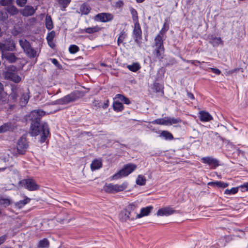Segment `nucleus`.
Returning a JSON list of instances; mask_svg holds the SVG:
<instances>
[{
    "mask_svg": "<svg viewBox=\"0 0 248 248\" xmlns=\"http://www.w3.org/2000/svg\"><path fill=\"white\" fill-rule=\"evenodd\" d=\"M46 112L40 109L32 111L30 117L31 122L30 133L32 136L41 134L40 142H45L50 134L49 128L46 123H41L40 120Z\"/></svg>",
    "mask_w": 248,
    "mask_h": 248,
    "instance_id": "1",
    "label": "nucleus"
},
{
    "mask_svg": "<svg viewBox=\"0 0 248 248\" xmlns=\"http://www.w3.org/2000/svg\"><path fill=\"white\" fill-rule=\"evenodd\" d=\"M119 217L122 222L127 220H134L138 218L137 206L134 203L127 205L119 215Z\"/></svg>",
    "mask_w": 248,
    "mask_h": 248,
    "instance_id": "2",
    "label": "nucleus"
},
{
    "mask_svg": "<svg viewBox=\"0 0 248 248\" xmlns=\"http://www.w3.org/2000/svg\"><path fill=\"white\" fill-rule=\"evenodd\" d=\"M153 48V54L155 61H161L164 57L165 48L164 46V39L160 36H156L152 45Z\"/></svg>",
    "mask_w": 248,
    "mask_h": 248,
    "instance_id": "3",
    "label": "nucleus"
},
{
    "mask_svg": "<svg viewBox=\"0 0 248 248\" xmlns=\"http://www.w3.org/2000/svg\"><path fill=\"white\" fill-rule=\"evenodd\" d=\"M4 75L6 79L11 80L16 83H19L22 80L21 78L18 75L17 68L14 65L8 66L4 73Z\"/></svg>",
    "mask_w": 248,
    "mask_h": 248,
    "instance_id": "4",
    "label": "nucleus"
},
{
    "mask_svg": "<svg viewBox=\"0 0 248 248\" xmlns=\"http://www.w3.org/2000/svg\"><path fill=\"white\" fill-rule=\"evenodd\" d=\"M80 98V93L78 91H75L64 97L56 100L54 104L65 105L69 103L74 102Z\"/></svg>",
    "mask_w": 248,
    "mask_h": 248,
    "instance_id": "5",
    "label": "nucleus"
},
{
    "mask_svg": "<svg viewBox=\"0 0 248 248\" xmlns=\"http://www.w3.org/2000/svg\"><path fill=\"white\" fill-rule=\"evenodd\" d=\"M127 186L128 183L126 182L123 183L121 185L110 183L104 186V190L107 193H115L124 191L127 188Z\"/></svg>",
    "mask_w": 248,
    "mask_h": 248,
    "instance_id": "6",
    "label": "nucleus"
},
{
    "mask_svg": "<svg viewBox=\"0 0 248 248\" xmlns=\"http://www.w3.org/2000/svg\"><path fill=\"white\" fill-rule=\"evenodd\" d=\"M136 168V165L133 164H128L124 166L119 172L112 176V179L117 180L122 177L128 176Z\"/></svg>",
    "mask_w": 248,
    "mask_h": 248,
    "instance_id": "7",
    "label": "nucleus"
},
{
    "mask_svg": "<svg viewBox=\"0 0 248 248\" xmlns=\"http://www.w3.org/2000/svg\"><path fill=\"white\" fill-rule=\"evenodd\" d=\"M19 186L24 187L29 191H35L39 189V186L32 178L24 179L18 183Z\"/></svg>",
    "mask_w": 248,
    "mask_h": 248,
    "instance_id": "8",
    "label": "nucleus"
},
{
    "mask_svg": "<svg viewBox=\"0 0 248 248\" xmlns=\"http://www.w3.org/2000/svg\"><path fill=\"white\" fill-rule=\"evenodd\" d=\"M0 49L3 51H14L16 50V44L11 38H8L0 42Z\"/></svg>",
    "mask_w": 248,
    "mask_h": 248,
    "instance_id": "9",
    "label": "nucleus"
},
{
    "mask_svg": "<svg viewBox=\"0 0 248 248\" xmlns=\"http://www.w3.org/2000/svg\"><path fill=\"white\" fill-rule=\"evenodd\" d=\"M114 18L113 15L109 13H101L96 15L93 17V20L96 22H108Z\"/></svg>",
    "mask_w": 248,
    "mask_h": 248,
    "instance_id": "10",
    "label": "nucleus"
},
{
    "mask_svg": "<svg viewBox=\"0 0 248 248\" xmlns=\"http://www.w3.org/2000/svg\"><path fill=\"white\" fill-rule=\"evenodd\" d=\"M28 147V142L26 138L22 137L18 140L16 149L19 154H25Z\"/></svg>",
    "mask_w": 248,
    "mask_h": 248,
    "instance_id": "11",
    "label": "nucleus"
},
{
    "mask_svg": "<svg viewBox=\"0 0 248 248\" xmlns=\"http://www.w3.org/2000/svg\"><path fill=\"white\" fill-rule=\"evenodd\" d=\"M201 161L204 164H208L213 169H216L219 165L218 160L212 156L202 157L201 158Z\"/></svg>",
    "mask_w": 248,
    "mask_h": 248,
    "instance_id": "12",
    "label": "nucleus"
},
{
    "mask_svg": "<svg viewBox=\"0 0 248 248\" xmlns=\"http://www.w3.org/2000/svg\"><path fill=\"white\" fill-rule=\"evenodd\" d=\"M133 33L135 42L139 43L140 40L141 39L142 31L139 22L135 23Z\"/></svg>",
    "mask_w": 248,
    "mask_h": 248,
    "instance_id": "13",
    "label": "nucleus"
},
{
    "mask_svg": "<svg viewBox=\"0 0 248 248\" xmlns=\"http://www.w3.org/2000/svg\"><path fill=\"white\" fill-rule=\"evenodd\" d=\"M176 212L173 208L170 206H167L164 208L159 209L157 212V216H168L171 215Z\"/></svg>",
    "mask_w": 248,
    "mask_h": 248,
    "instance_id": "14",
    "label": "nucleus"
},
{
    "mask_svg": "<svg viewBox=\"0 0 248 248\" xmlns=\"http://www.w3.org/2000/svg\"><path fill=\"white\" fill-rule=\"evenodd\" d=\"M12 105L9 103V100L6 96H3L0 99V109H11Z\"/></svg>",
    "mask_w": 248,
    "mask_h": 248,
    "instance_id": "15",
    "label": "nucleus"
},
{
    "mask_svg": "<svg viewBox=\"0 0 248 248\" xmlns=\"http://www.w3.org/2000/svg\"><path fill=\"white\" fill-rule=\"evenodd\" d=\"M199 118L202 122H209L213 119V117L208 112L201 111L199 112Z\"/></svg>",
    "mask_w": 248,
    "mask_h": 248,
    "instance_id": "16",
    "label": "nucleus"
},
{
    "mask_svg": "<svg viewBox=\"0 0 248 248\" xmlns=\"http://www.w3.org/2000/svg\"><path fill=\"white\" fill-rule=\"evenodd\" d=\"M153 209V207L151 205L142 208L140 210V213L138 214V218H140L144 216H148Z\"/></svg>",
    "mask_w": 248,
    "mask_h": 248,
    "instance_id": "17",
    "label": "nucleus"
},
{
    "mask_svg": "<svg viewBox=\"0 0 248 248\" xmlns=\"http://www.w3.org/2000/svg\"><path fill=\"white\" fill-rule=\"evenodd\" d=\"M35 12V9L32 6H26L22 11V15L25 16H29L33 15Z\"/></svg>",
    "mask_w": 248,
    "mask_h": 248,
    "instance_id": "18",
    "label": "nucleus"
},
{
    "mask_svg": "<svg viewBox=\"0 0 248 248\" xmlns=\"http://www.w3.org/2000/svg\"><path fill=\"white\" fill-rule=\"evenodd\" d=\"M209 43L214 47L217 46L220 44L223 45V41L220 37H216L213 35L210 39Z\"/></svg>",
    "mask_w": 248,
    "mask_h": 248,
    "instance_id": "19",
    "label": "nucleus"
},
{
    "mask_svg": "<svg viewBox=\"0 0 248 248\" xmlns=\"http://www.w3.org/2000/svg\"><path fill=\"white\" fill-rule=\"evenodd\" d=\"M208 185L211 186L225 188L229 186V184L222 181H215L209 182Z\"/></svg>",
    "mask_w": 248,
    "mask_h": 248,
    "instance_id": "20",
    "label": "nucleus"
},
{
    "mask_svg": "<svg viewBox=\"0 0 248 248\" xmlns=\"http://www.w3.org/2000/svg\"><path fill=\"white\" fill-rule=\"evenodd\" d=\"M31 199L25 197V198L23 200H21L15 203L16 208L21 209L23 208L26 204L29 203L31 201Z\"/></svg>",
    "mask_w": 248,
    "mask_h": 248,
    "instance_id": "21",
    "label": "nucleus"
},
{
    "mask_svg": "<svg viewBox=\"0 0 248 248\" xmlns=\"http://www.w3.org/2000/svg\"><path fill=\"white\" fill-rule=\"evenodd\" d=\"M102 167V162L100 160L94 159L91 164V169L92 170L99 169Z\"/></svg>",
    "mask_w": 248,
    "mask_h": 248,
    "instance_id": "22",
    "label": "nucleus"
},
{
    "mask_svg": "<svg viewBox=\"0 0 248 248\" xmlns=\"http://www.w3.org/2000/svg\"><path fill=\"white\" fill-rule=\"evenodd\" d=\"M6 10L11 16L16 15L18 13V9L12 5H8L6 7Z\"/></svg>",
    "mask_w": 248,
    "mask_h": 248,
    "instance_id": "23",
    "label": "nucleus"
},
{
    "mask_svg": "<svg viewBox=\"0 0 248 248\" xmlns=\"http://www.w3.org/2000/svg\"><path fill=\"white\" fill-rule=\"evenodd\" d=\"M49 247V242L46 238H44L40 240L37 244L38 248H48Z\"/></svg>",
    "mask_w": 248,
    "mask_h": 248,
    "instance_id": "24",
    "label": "nucleus"
},
{
    "mask_svg": "<svg viewBox=\"0 0 248 248\" xmlns=\"http://www.w3.org/2000/svg\"><path fill=\"white\" fill-rule=\"evenodd\" d=\"M79 10L82 14L88 15L91 11V8L88 4L83 3L80 6Z\"/></svg>",
    "mask_w": 248,
    "mask_h": 248,
    "instance_id": "25",
    "label": "nucleus"
},
{
    "mask_svg": "<svg viewBox=\"0 0 248 248\" xmlns=\"http://www.w3.org/2000/svg\"><path fill=\"white\" fill-rule=\"evenodd\" d=\"M154 124H160L168 125L167 117H165L163 118L157 119L151 122Z\"/></svg>",
    "mask_w": 248,
    "mask_h": 248,
    "instance_id": "26",
    "label": "nucleus"
},
{
    "mask_svg": "<svg viewBox=\"0 0 248 248\" xmlns=\"http://www.w3.org/2000/svg\"><path fill=\"white\" fill-rule=\"evenodd\" d=\"M5 58L6 60L10 62L14 63L17 60V58L15 56L14 53H7L5 56Z\"/></svg>",
    "mask_w": 248,
    "mask_h": 248,
    "instance_id": "27",
    "label": "nucleus"
},
{
    "mask_svg": "<svg viewBox=\"0 0 248 248\" xmlns=\"http://www.w3.org/2000/svg\"><path fill=\"white\" fill-rule=\"evenodd\" d=\"M46 27L48 30L52 29L54 27L53 22L50 16L46 15Z\"/></svg>",
    "mask_w": 248,
    "mask_h": 248,
    "instance_id": "28",
    "label": "nucleus"
},
{
    "mask_svg": "<svg viewBox=\"0 0 248 248\" xmlns=\"http://www.w3.org/2000/svg\"><path fill=\"white\" fill-rule=\"evenodd\" d=\"M102 28L96 25L92 27H89L85 29V31L89 34L101 31Z\"/></svg>",
    "mask_w": 248,
    "mask_h": 248,
    "instance_id": "29",
    "label": "nucleus"
},
{
    "mask_svg": "<svg viewBox=\"0 0 248 248\" xmlns=\"http://www.w3.org/2000/svg\"><path fill=\"white\" fill-rule=\"evenodd\" d=\"M19 45L25 52L31 46L30 43L26 39L19 40Z\"/></svg>",
    "mask_w": 248,
    "mask_h": 248,
    "instance_id": "30",
    "label": "nucleus"
},
{
    "mask_svg": "<svg viewBox=\"0 0 248 248\" xmlns=\"http://www.w3.org/2000/svg\"><path fill=\"white\" fill-rule=\"evenodd\" d=\"M113 108L115 111L117 112L122 111L124 108V105L119 101H115L113 104Z\"/></svg>",
    "mask_w": 248,
    "mask_h": 248,
    "instance_id": "31",
    "label": "nucleus"
},
{
    "mask_svg": "<svg viewBox=\"0 0 248 248\" xmlns=\"http://www.w3.org/2000/svg\"><path fill=\"white\" fill-rule=\"evenodd\" d=\"M29 98L30 96L28 91L23 92L20 98V102L24 105H26L28 103Z\"/></svg>",
    "mask_w": 248,
    "mask_h": 248,
    "instance_id": "32",
    "label": "nucleus"
},
{
    "mask_svg": "<svg viewBox=\"0 0 248 248\" xmlns=\"http://www.w3.org/2000/svg\"><path fill=\"white\" fill-rule=\"evenodd\" d=\"M127 68L130 71L136 72L140 68V66L138 62H134L131 65H128Z\"/></svg>",
    "mask_w": 248,
    "mask_h": 248,
    "instance_id": "33",
    "label": "nucleus"
},
{
    "mask_svg": "<svg viewBox=\"0 0 248 248\" xmlns=\"http://www.w3.org/2000/svg\"><path fill=\"white\" fill-rule=\"evenodd\" d=\"M18 88L16 85H14L12 86V93L10 94V96L11 98L15 101L17 99L18 96L17 93Z\"/></svg>",
    "mask_w": 248,
    "mask_h": 248,
    "instance_id": "34",
    "label": "nucleus"
},
{
    "mask_svg": "<svg viewBox=\"0 0 248 248\" xmlns=\"http://www.w3.org/2000/svg\"><path fill=\"white\" fill-rule=\"evenodd\" d=\"M115 98H118L119 100L123 102L126 105H129L131 103V101L128 98L121 94H116Z\"/></svg>",
    "mask_w": 248,
    "mask_h": 248,
    "instance_id": "35",
    "label": "nucleus"
},
{
    "mask_svg": "<svg viewBox=\"0 0 248 248\" xmlns=\"http://www.w3.org/2000/svg\"><path fill=\"white\" fill-rule=\"evenodd\" d=\"M160 136L163 137L166 140H172L173 139L172 134L168 131H162Z\"/></svg>",
    "mask_w": 248,
    "mask_h": 248,
    "instance_id": "36",
    "label": "nucleus"
},
{
    "mask_svg": "<svg viewBox=\"0 0 248 248\" xmlns=\"http://www.w3.org/2000/svg\"><path fill=\"white\" fill-rule=\"evenodd\" d=\"M27 55L30 58H33L36 56V50L31 46L25 52Z\"/></svg>",
    "mask_w": 248,
    "mask_h": 248,
    "instance_id": "37",
    "label": "nucleus"
},
{
    "mask_svg": "<svg viewBox=\"0 0 248 248\" xmlns=\"http://www.w3.org/2000/svg\"><path fill=\"white\" fill-rule=\"evenodd\" d=\"M145 178L141 175H139L136 180V184L140 186H144L146 184Z\"/></svg>",
    "mask_w": 248,
    "mask_h": 248,
    "instance_id": "38",
    "label": "nucleus"
},
{
    "mask_svg": "<svg viewBox=\"0 0 248 248\" xmlns=\"http://www.w3.org/2000/svg\"><path fill=\"white\" fill-rule=\"evenodd\" d=\"M167 22H165L163 28L157 34L156 36H160L161 38L163 39L164 35L166 33V31L169 30V27H166Z\"/></svg>",
    "mask_w": 248,
    "mask_h": 248,
    "instance_id": "39",
    "label": "nucleus"
},
{
    "mask_svg": "<svg viewBox=\"0 0 248 248\" xmlns=\"http://www.w3.org/2000/svg\"><path fill=\"white\" fill-rule=\"evenodd\" d=\"M168 125H170L172 124H177L181 122L179 118H174L167 117Z\"/></svg>",
    "mask_w": 248,
    "mask_h": 248,
    "instance_id": "40",
    "label": "nucleus"
},
{
    "mask_svg": "<svg viewBox=\"0 0 248 248\" xmlns=\"http://www.w3.org/2000/svg\"><path fill=\"white\" fill-rule=\"evenodd\" d=\"M11 124L10 123H6L0 126V133L6 132L10 129Z\"/></svg>",
    "mask_w": 248,
    "mask_h": 248,
    "instance_id": "41",
    "label": "nucleus"
},
{
    "mask_svg": "<svg viewBox=\"0 0 248 248\" xmlns=\"http://www.w3.org/2000/svg\"><path fill=\"white\" fill-rule=\"evenodd\" d=\"M127 34L125 33L124 31H122L117 40V44L118 46H120L121 44H122L124 40L125 39Z\"/></svg>",
    "mask_w": 248,
    "mask_h": 248,
    "instance_id": "42",
    "label": "nucleus"
},
{
    "mask_svg": "<svg viewBox=\"0 0 248 248\" xmlns=\"http://www.w3.org/2000/svg\"><path fill=\"white\" fill-rule=\"evenodd\" d=\"M79 51V48L75 45H71L69 47V51L71 54H75Z\"/></svg>",
    "mask_w": 248,
    "mask_h": 248,
    "instance_id": "43",
    "label": "nucleus"
},
{
    "mask_svg": "<svg viewBox=\"0 0 248 248\" xmlns=\"http://www.w3.org/2000/svg\"><path fill=\"white\" fill-rule=\"evenodd\" d=\"M238 191V187H232L231 189H227L224 191V194L226 195H233L237 193Z\"/></svg>",
    "mask_w": 248,
    "mask_h": 248,
    "instance_id": "44",
    "label": "nucleus"
},
{
    "mask_svg": "<svg viewBox=\"0 0 248 248\" xmlns=\"http://www.w3.org/2000/svg\"><path fill=\"white\" fill-rule=\"evenodd\" d=\"M130 12L133 21L135 22H138V16L137 11L134 8H131L130 9Z\"/></svg>",
    "mask_w": 248,
    "mask_h": 248,
    "instance_id": "45",
    "label": "nucleus"
},
{
    "mask_svg": "<svg viewBox=\"0 0 248 248\" xmlns=\"http://www.w3.org/2000/svg\"><path fill=\"white\" fill-rule=\"evenodd\" d=\"M59 3L62 6V10H65L66 7L71 2V0H58Z\"/></svg>",
    "mask_w": 248,
    "mask_h": 248,
    "instance_id": "46",
    "label": "nucleus"
},
{
    "mask_svg": "<svg viewBox=\"0 0 248 248\" xmlns=\"http://www.w3.org/2000/svg\"><path fill=\"white\" fill-rule=\"evenodd\" d=\"M55 36V32L54 31L49 32L46 36V40H53Z\"/></svg>",
    "mask_w": 248,
    "mask_h": 248,
    "instance_id": "47",
    "label": "nucleus"
},
{
    "mask_svg": "<svg viewBox=\"0 0 248 248\" xmlns=\"http://www.w3.org/2000/svg\"><path fill=\"white\" fill-rule=\"evenodd\" d=\"M0 203L5 206H7L10 204V201L8 199L3 198L0 200Z\"/></svg>",
    "mask_w": 248,
    "mask_h": 248,
    "instance_id": "48",
    "label": "nucleus"
},
{
    "mask_svg": "<svg viewBox=\"0 0 248 248\" xmlns=\"http://www.w3.org/2000/svg\"><path fill=\"white\" fill-rule=\"evenodd\" d=\"M13 0H1L0 3L2 6H8L11 5Z\"/></svg>",
    "mask_w": 248,
    "mask_h": 248,
    "instance_id": "49",
    "label": "nucleus"
},
{
    "mask_svg": "<svg viewBox=\"0 0 248 248\" xmlns=\"http://www.w3.org/2000/svg\"><path fill=\"white\" fill-rule=\"evenodd\" d=\"M27 2V0H16L17 5L20 7L24 6Z\"/></svg>",
    "mask_w": 248,
    "mask_h": 248,
    "instance_id": "50",
    "label": "nucleus"
},
{
    "mask_svg": "<svg viewBox=\"0 0 248 248\" xmlns=\"http://www.w3.org/2000/svg\"><path fill=\"white\" fill-rule=\"evenodd\" d=\"M51 61L52 63L55 65L58 68L61 69L62 65L59 63L58 61L56 59H51Z\"/></svg>",
    "mask_w": 248,
    "mask_h": 248,
    "instance_id": "51",
    "label": "nucleus"
},
{
    "mask_svg": "<svg viewBox=\"0 0 248 248\" xmlns=\"http://www.w3.org/2000/svg\"><path fill=\"white\" fill-rule=\"evenodd\" d=\"M209 70H211L212 72L216 74L217 75H219L221 73L220 70L215 68H209Z\"/></svg>",
    "mask_w": 248,
    "mask_h": 248,
    "instance_id": "52",
    "label": "nucleus"
},
{
    "mask_svg": "<svg viewBox=\"0 0 248 248\" xmlns=\"http://www.w3.org/2000/svg\"><path fill=\"white\" fill-rule=\"evenodd\" d=\"M242 189V191H247L248 190V182L244 184L243 185L240 186Z\"/></svg>",
    "mask_w": 248,
    "mask_h": 248,
    "instance_id": "53",
    "label": "nucleus"
},
{
    "mask_svg": "<svg viewBox=\"0 0 248 248\" xmlns=\"http://www.w3.org/2000/svg\"><path fill=\"white\" fill-rule=\"evenodd\" d=\"M123 5H124V2L121 0H118L115 3V7L118 8H121L123 6Z\"/></svg>",
    "mask_w": 248,
    "mask_h": 248,
    "instance_id": "54",
    "label": "nucleus"
},
{
    "mask_svg": "<svg viewBox=\"0 0 248 248\" xmlns=\"http://www.w3.org/2000/svg\"><path fill=\"white\" fill-rule=\"evenodd\" d=\"M47 43L49 46L52 48L55 47V44L53 42V40H47Z\"/></svg>",
    "mask_w": 248,
    "mask_h": 248,
    "instance_id": "55",
    "label": "nucleus"
},
{
    "mask_svg": "<svg viewBox=\"0 0 248 248\" xmlns=\"http://www.w3.org/2000/svg\"><path fill=\"white\" fill-rule=\"evenodd\" d=\"M187 62L194 65H196V63H200V62L198 60H188Z\"/></svg>",
    "mask_w": 248,
    "mask_h": 248,
    "instance_id": "56",
    "label": "nucleus"
},
{
    "mask_svg": "<svg viewBox=\"0 0 248 248\" xmlns=\"http://www.w3.org/2000/svg\"><path fill=\"white\" fill-rule=\"evenodd\" d=\"M6 239V235H3L0 237V245L2 244L5 241Z\"/></svg>",
    "mask_w": 248,
    "mask_h": 248,
    "instance_id": "57",
    "label": "nucleus"
},
{
    "mask_svg": "<svg viewBox=\"0 0 248 248\" xmlns=\"http://www.w3.org/2000/svg\"><path fill=\"white\" fill-rule=\"evenodd\" d=\"M108 103H109L108 100H106L105 101V102L104 103L103 105L102 106V108L104 109H106L108 106Z\"/></svg>",
    "mask_w": 248,
    "mask_h": 248,
    "instance_id": "58",
    "label": "nucleus"
},
{
    "mask_svg": "<svg viewBox=\"0 0 248 248\" xmlns=\"http://www.w3.org/2000/svg\"><path fill=\"white\" fill-rule=\"evenodd\" d=\"M187 95L188 98L192 100H194L195 99L194 95L191 93L187 92Z\"/></svg>",
    "mask_w": 248,
    "mask_h": 248,
    "instance_id": "59",
    "label": "nucleus"
},
{
    "mask_svg": "<svg viewBox=\"0 0 248 248\" xmlns=\"http://www.w3.org/2000/svg\"><path fill=\"white\" fill-rule=\"evenodd\" d=\"M242 69L240 68H235L234 69L231 70L229 72L231 74H232L233 73L237 72V71H239V70H242Z\"/></svg>",
    "mask_w": 248,
    "mask_h": 248,
    "instance_id": "60",
    "label": "nucleus"
},
{
    "mask_svg": "<svg viewBox=\"0 0 248 248\" xmlns=\"http://www.w3.org/2000/svg\"><path fill=\"white\" fill-rule=\"evenodd\" d=\"M155 90L157 92H159L161 90V88L159 87V85L158 84L155 85Z\"/></svg>",
    "mask_w": 248,
    "mask_h": 248,
    "instance_id": "61",
    "label": "nucleus"
},
{
    "mask_svg": "<svg viewBox=\"0 0 248 248\" xmlns=\"http://www.w3.org/2000/svg\"><path fill=\"white\" fill-rule=\"evenodd\" d=\"M3 90V85L0 82V93H1Z\"/></svg>",
    "mask_w": 248,
    "mask_h": 248,
    "instance_id": "62",
    "label": "nucleus"
},
{
    "mask_svg": "<svg viewBox=\"0 0 248 248\" xmlns=\"http://www.w3.org/2000/svg\"><path fill=\"white\" fill-rule=\"evenodd\" d=\"M6 169V167L0 168V172L4 171Z\"/></svg>",
    "mask_w": 248,
    "mask_h": 248,
    "instance_id": "63",
    "label": "nucleus"
},
{
    "mask_svg": "<svg viewBox=\"0 0 248 248\" xmlns=\"http://www.w3.org/2000/svg\"><path fill=\"white\" fill-rule=\"evenodd\" d=\"M137 2L138 3H141L143 2L145 0H136Z\"/></svg>",
    "mask_w": 248,
    "mask_h": 248,
    "instance_id": "64",
    "label": "nucleus"
}]
</instances>
